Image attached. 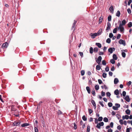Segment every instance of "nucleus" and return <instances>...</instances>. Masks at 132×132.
<instances>
[{
    "instance_id": "nucleus-45",
    "label": "nucleus",
    "mask_w": 132,
    "mask_h": 132,
    "mask_svg": "<svg viewBox=\"0 0 132 132\" xmlns=\"http://www.w3.org/2000/svg\"><path fill=\"white\" fill-rule=\"evenodd\" d=\"M103 102H99V104L101 105V106L103 107H104V106L103 104Z\"/></svg>"
},
{
    "instance_id": "nucleus-11",
    "label": "nucleus",
    "mask_w": 132,
    "mask_h": 132,
    "mask_svg": "<svg viewBox=\"0 0 132 132\" xmlns=\"http://www.w3.org/2000/svg\"><path fill=\"white\" fill-rule=\"evenodd\" d=\"M111 27V24L109 22H108L107 27L106 28V30H109Z\"/></svg>"
},
{
    "instance_id": "nucleus-39",
    "label": "nucleus",
    "mask_w": 132,
    "mask_h": 132,
    "mask_svg": "<svg viewBox=\"0 0 132 132\" xmlns=\"http://www.w3.org/2000/svg\"><path fill=\"white\" fill-rule=\"evenodd\" d=\"M107 74L105 73H103L102 74V76L103 78H105L106 77Z\"/></svg>"
},
{
    "instance_id": "nucleus-15",
    "label": "nucleus",
    "mask_w": 132,
    "mask_h": 132,
    "mask_svg": "<svg viewBox=\"0 0 132 132\" xmlns=\"http://www.w3.org/2000/svg\"><path fill=\"white\" fill-rule=\"evenodd\" d=\"M29 124L27 123H25L22 124L21 125V126L22 127H24L26 126H27L29 125Z\"/></svg>"
},
{
    "instance_id": "nucleus-22",
    "label": "nucleus",
    "mask_w": 132,
    "mask_h": 132,
    "mask_svg": "<svg viewBox=\"0 0 132 132\" xmlns=\"http://www.w3.org/2000/svg\"><path fill=\"white\" fill-rule=\"evenodd\" d=\"M16 109L14 108V105H12L11 106V111H14Z\"/></svg>"
},
{
    "instance_id": "nucleus-25",
    "label": "nucleus",
    "mask_w": 132,
    "mask_h": 132,
    "mask_svg": "<svg viewBox=\"0 0 132 132\" xmlns=\"http://www.w3.org/2000/svg\"><path fill=\"white\" fill-rule=\"evenodd\" d=\"M98 50V48L97 47H95L94 49V52L95 53L97 52Z\"/></svg>"
},
{
    "instance_id": "nucleus-30",
    "label": "nucleus",
    "mask_w": 132,
    "mask_h": 132,
    "mask_svg": "<svg viewBox=\"0 0 132 132\" xmlns=\"http://www.w3.org/2000/svg\"><path fill=\"white\" fill-rule=\"evenodd\" d=\"M95 87L96 90H98L99 89V86L98 85H96Z\"/></svg>"
},
{
    "instance_id": "nucleus-38",
    "label": "nucleus",
    "mask_w": 132,
    "mask_h": 132,
    "mask_svg": "<svg viewBox=\"0 0 132 132\" xmlns=\"http://www.w3.org/2000/svg\"><path fill=\"white\" fill-rule=\"evenodd\" d=\"M103 119V118L102 117H99L98 119V121H102Z\"/></svg>"
},
{
    "instance_id": "nucleus-35",
    "label": "nucleus",
    "mask_w": 132,
    "mask_h": 132,
    "mask_svg": "<svg viewBox=\"0 0 132 132\" xmlns=\"http://www.w3.org/2000/svg\"><path fill=\"white\" fill-rule=\"evenodd\" d=\"M82 119L84 121H86L87 120V118L85 115H84L82 117Z\"/></svg>"
},
{
    "instance_id": "nucleus-49",
    "label": "nucleus",
    "mask_w": 132,
    "mask_h": 132,
    "mask_svg": "<svg viewBox=\"0 0 132 132\" xmlns=\"http://www.w3.org/2000/svg\"><path fill=\"white\" fill-rule=\"evenodd\" d=\"M112 108L113 109L115 110H118V108L114 106H113L112 107Z\"/></svg>"
},
{
    "instance_id": "nucleus-27",
    "label": "nucleus",
    "mask_w": 132,
    "mask_h": 132,
    "mask_svg": "<svg viewBox=\"0 0 132 132\" xmlns=\"http://www.w3.org/2000/svg\"><path fill=\"white\" fill-rule=\"evenodd\" d=\"M128 27L129 28H130L132 26V23L131 22H129L128 24Z\"/></svg>"
},
{
    "instance_id": "nucleus-6",
    "label": "nucleus",
    "mask_w": 132,
    "mask_h": 132,
    "mask_svg": "<svg viewBox=\"0 0 132 132\" xmlns=\"http://www.w3.org/2000/svg\"><path fill=\"white\" fill-rule=\"evenodd\" d=\"M115 48H114L111 47L109 48L108 50V52L111 54L112 53L113 51H114Z\"/></svg>"
},
{
    "instance_id": "nucleus-24",
    "label": "nucleus",
    "mask_w": 132,
    "mask_h": 132,
    "mask_svg": "<svg viewBox=\"0 0 132 132\" xmlns=\"http://www.w3.org/2000/svg\"><path fill=\"white\" fill-rule=\"evenodd\" d=\"M113 59L115 60H117V56L115 54H113Z\"/></svg>"
},
{
    "instance_id": "nucleus-12",
    "label": "nucleus",
    "mask_w": 132,
    "mask_h": 132,
    "mask_svg": "<svg viewBox=\"0 0 132 132\" xmlns=\"http://www.w3.org/2000/svg\"><path fill=\"white\" fill-rule=\"evenodd\" d=\"M126 23V22L125 20H123L122 21L121 23H120V24H121V25L123 26H124Z\"/></svg>"
},
{
    "instance_id": "nucleus-17",
    "label": "nucleus",
    "mask_w": 132,
    "mask_h": 132,
    "mask_svg": "<svg viewBox=\"0 0 132 132\" xmlns=\"http://www.w3.org/2000/svg\"><path fill=\"white\" fill-rule=\"evenodd\" d=\"M86 90H87L88 93L89 94L90 93V89L89 87L88 86H87L86 87Z\"/></svg>"
},
{
    "instance_id": "nucleus-20",
    "label": "nucleus",
    "mask_w": 132,
    "mask_h": 132,
    "mask_svg": "<svg viewBox=\"0 0 132 132\" xmlns=\"http://www.w3.org/2000/svg\"><path fill=\"white\" fill-rule=\"evenodd\" d=\"M96 45L99 48H101V45L99 43H96Z\"/></svg>"
},
{
    "instance_id": "nucleus-10",
    "label": "nucleus",
    "mask_w": 132,
    "mask_h": 132,
    "mask_svg": "<svg viewBox=\"0 0 132 132\" xmlns=\"http://www.w3.org/2000/svg\"><path fill=\"white\" fill-rule=\"evenodd\" d=\"M109 10L111 11L112 13H113L114 12V9L113 6L112 5L111 6L109 9Z\"/></svg>"
},
{
    "instance_id": "nucleus-54",
    "label": "nucleus",
    "mask_w": 132,
    "mask_h": 132,
    "mask_svg": "<svg viewBox=\"0 0 132 132\" xmlns=\"http://www.w3.org/2000/svg\"><path fill=\"white\" fill-rule=\"evenodd\" d=\"M126 94V92L125 91H123L122 92V95L123 96H125Z\"/></svg>"
},
{
    "instance_id": "nucleus-21",
    "label": "nucleus",
    "mask_w": 132,
    "mask_h": 132,
    "mask_svg": "<svg viewBox=\"0 0 132 132\" xmlns=\"http://www.w3.org/2000/svg\"><path fill=\"white\" fill-rule=\"evenodd\" d=\"M93 48L92 47H91L89 48V52L90 54L93 53Z\"/></svg>"
},
{
    "instance_id": "nucleus-64",
    "label": "nucleus",
    "mask_w": 132,
    "mask_h": 132,
    "mask_svg": "<svg viewBox=\"0 0 132 132\" xmlns=\"http://www.w3.org/2000/svg\"><path fill=\"white\" fill-rule=\"evenodd\" d=\"M112 129H110L108 130L107 132H112Z\"/></svg>"
},
{
    "instance_id": "nucleus-33",
    "label": "nucleus",
    "mask_w": 132,
    "mask_h": 132,
    "mask_svg": "<svg viewBox=\"0 0 132 132\" xmlns=\"http://www.w3.org/2000/svg\"><path fill=\"white\" fill-rule=\"evenodd\" d=\"M102 20H103V18H102L101 17H100V19L99 20L98 23L99 24H100L102 22Z\"/></svg>"
},
{
    "instance_id": "nucleus-23",
    "label": "nucleus",
    "mask_w": 132,
    "mask_h": 132,
    "mask_svg": "<svg viewBox=\"0 0 132 132\" xmlns=\"http://www.w3.org/2000/svg\"><path fill=\"white\" fill-rule=\"evenodd\" d=\"M90 127L88 125L87 126V130L86 132H89L90 131Z\"/></svg>"
},
{
    "instance_id": "nucleus-62",
    "label": "nucleus",
    "mask_w": 132,
    "mask_h": 132,
    "mask_svg": "<svg viewBox=\"0 0 132 132\" xmlns=\"http://www.w3.org/2000/svg\"><path fill=\"white\" fill-rule=\"evenodd\" d=\"M79 54L80 56H81V57H83V53L82 52H80L79 53Z\"/></svg>"
},
{
    "instance_id": "nucleus-37",
    "label": "nucleus",
    "mask_w": 132,
    "mask_h": 132,
    "mask_svg": "<svg viewBox=\"0 0 132 132\" xmlns=\"http://www.w3.org/2000/svg\"><path fill=\"white\" fill-rule=\"evenodd\" d=\"M81 75L83 76L84 75L85 72L84 70H82L81 72Z\"/></svg>"
},
{
    "instance_id": "nucleus-14",
    "label": "nucleus",
    "mask_w": 132,
    "mask_h": 132,
    "mask_svg": "<svg viewBox=\"0 0 132 132\" xmlns=\"http://www.w3.org/2000/svg\"><path fill=\"white\" fill-rule=\"evenodd\" d=\"M119 82V80L118 78H116L114 80V84H117Z\"/></svg>"
},
{
    "instance_id": "nucleus-47",
    "label": "nucleus",
    "mask_w": 132,
    "mask_h": 132,
    "mask_svg": "<svg viewBox=\"0 0 132 132\" xmlns=\"http://www.w3.org/2000/svg\"><path fill=\"white\" fill-rule=\"evenodd\" d=\"M102 64L103 65H105L106 64L105 61L104 60H103L102 61Z\"/></svg>"
},
{
    "instance_id": "nucleus-59",
    "label": "nucleus",
    "mask_w": 132,
    "mask_h": 132,
    "mask_svg": "<svg viewBox=\"0 0 132 132\" xmlns=\"http://www.w3.org/2000/svg\"><path fill=\"white\" fill-rule=\"evenodd\" d=\"M132 2V0H129L128 2V5H130V4Z\"/></svg>"
},
{
    "instance_id": "nucleus-36",
    "label": "nucleus",
    "mask_w": 132,
    "mask_h": 132,
    "mask_svg": "<svg viewBox=\"0 0 132 132\" xmlns=\"http://www.w3.org/2000/svg\"><path fill=\"white\" fill-rule=\"evenodd\" d=\"M111 15H109L108 17V20L109 21H110L111 20Z\"/></svg>"
},
{
    "instance_id": "nucleus-43",
    "label": "nucleus",
    "mask_w": 132,
    "mask_h": 132,
    "mask_svg": "<svg viewBox=\"0 0 132 132\" xmlns=\"http://www.w3.org/2000/svg\"><path fill=\"white\" fill-rule=\"evenodd\" d=\"M127 12L129 14H130L131 13V11L130 8H128L127 10Z\"/></svg>"
},
{
    "instance_id": "nucleus-16",
    "label": "nucleus",
    "mask_w": 132,
    "mask_h": 132,
    "mask_svg": "<svg viewBox=\"0 0 132 132\" xmlns=\"http://www.w3.org/2000/svg\"><path fill=\"white\" fill-rule=\"evenodd\" d=\"M114 94L116 95H118L119 94V90L118 89H117L114 92Z\"/></svg>"
},
{
    "instance_id": "nucleus-28",
    "label": "nucleus",
    "mask_w": 132,
    "mask_h": 132,
    "mask_svg": "<svg viewBox=\"0 0 132 132\" xmlns=\"http://www.w3.org/2000/svg\"><path fill=\"white\" fill-rule=\"evenodd\" d=\"M122 57L124 58H125L126 57V53L124 52H123L122 51Z\"/></svg>"
},
{
    "instance_id": "nucleus-13",
    "label": "nucleus",
    "mask_w": 132,
    "mask_h": 132,
    "mask_svg": "<svg viewBox=\"0 0 132 132\" xmlns=\"http://www.w3.org/2000/svg\"><path fill=\"white\" fill-rule=\"evenodd\" d=\"M91 103L95 108V109L96 108V105L95 101L94 100H92L91 101Z\"/></svg>"
},
{
    "instance_id": "nucleus-51",
    "label": "nucleus",
    "mask_w": 132,
    "mask_h": 132,
    "mask_svg": "<svg viewBox=\"0 0 132 132\" xmlns=\"http://www.w3.org/2000/svg\"><path fill=\"white\" fill-rule=\"evenodd\" d=\"M105 70L106 72H108L109 70V68L108 67H106L105 68Z\"/></svg>"
},
{
    "instance_id": "nucleus-5",
    "label": "nucleus",
    "mask_w": 132,
    "mask_h": 132,
    "mask_svg": "<svg viewBox=\"0 0 132 132\" xmlns=\"http://www.w3.org/2000/svg\"><path fill=\"white\" fill-rule=\"evenodd\" d=\"M119 43L120 44H122L123 46H125L126 45L125 41L122 39H120L119 41Z\"/></svg>"
},
{
    "instance_id": "nucleus-34",
    "label": "nucleus",
    "mask_w": 132,
    "mask_h": 132,
    "mask_svg": "<svg viewBox=\"0 0 132 132\" xmlns=\"http://www.w3.org/2000/svg\"><path fill=\"white\" fill-rule=\"evenodd\" d=\"M102 29H100L97 33V35H100L102 32Z\"/></svg>"
},
{
    "instance_id": "nucleus-61",
    "label": "nucleus",
    "mask_w": 132,
    "mask_h": 132,
    "mask_svg": "<svg viewBox=\"0 0 132 132\" xmlns=\"http://www.w3.org/2000/svg\"><path fill=\"white\" fill-rule=\"evenodd\" d=\"M110 127H111V128H113V123L112 122H111L110 124Z\"/></svg>"
},
{
    "instance_id": "nucleus-41",
    "label": "nucleus",
    "mask_w": 132,
    "mask_h": 132,
    "mask_svg": "<svg viewBox=\"0 0 132 132\" xmlns=\"http://www.w3.org/2000/svg\"><path fill=\"white\" fill-rule=\"evenodd\" d=\"M117 32V28H115L113 30V32L114 33H116Z\"/></svg>"
},
{
    "instance_id": "nucleus-63",
    "label": "nucleus",
    "mask_w": 132,
    "mask_h": 132,
    "mask_svg": "<svg viewBox=\"0 0 132 132\" xmlns=\"http://www.w3.org/2000/svg\"><path fill=\"white\" fill-rule=\"evenodd\" d=\"M34 129L35 132H38V129L36 127H35Z\"/></svg>"
},
{
    "instance_id": "nucleus-7",
    "label": "nucleus",
    "mask_w": 132,
    "mask_h": 132,
    "mask_svg": "<svg viewBox=\"0 0 132 132\" xmlns=\"http://www.w3.org/2000/svg\"><path fill=\"white\" fill-rule=\"evenodd\" d=\"M8 45V44L7 42H5L3 43L2 46V47H3L7 48Z\"/></svg>"
},
{
    "instance_id": "nucleus-55",
    "label": "nucleus",
    "mask_w": 132,
    "mask_h": 132,
    "mask_svg": "<svg viewBox=\"0 0 132 132\" xmlns=\"http://www.w3.org/2000/svg\"><path fill=\"white\" fill-rule=\"evenodd\" d=\"M115 105L116 106H117V107L118 108H120V104H119L116 103L115 104Z\"/></svg>"
},
{
    "instance_id": "nucleus-53",
    "label": "nucleus",
    "mask_w": 132,
    "mask_h": 132,
    "mask_svg": "<svg viewBox=\"0 0 132 132\" xmlns=\"http://www.w3.org/2000/svg\"><path fill=\"white\" fill-rule=\"evenodd\" d=\"M113 36V35L112 33H110L109 35V37L110 38H112Z\"/></svg>"
},
{
    "instance_id": "nucleus-18",
    "label": "nucleus",
    "mask_w": 132,
    "mask_h": 132,
    "mask_svg": "<svg viewBox=\"0 0 132 132\" xmlns=\"http://www.w3.org/2000/svg\"><path fill=\"white\" fill-rule=\"evenodd\" d=\"M126 113L128 115L130 114V111L129 109H127L125 111Z\"/></svg>"
},
{
    "instance_id": "nucleus-58",
    "label": "nucleus",
    "mask_w": 132,
    "mask_h": 132,
    "mask_svg": "<svg viewBox=\"0 0 132 132\" xmlns=\"http://www.w3.org/2000/svg\"><path fill=\"white\" fill-rule=\"evenodd\" d=\"M98 81L100 84H101L103 82L102 80L100 79L98 80Z\"/></svg>"
},
{
    "instance_id": "nucleus-9",
    "label": "nucleus",
    "mask_w": 132,
    "mask_h": 132,
    "mask_svg": "<svg viewBox=\"0 0 132 132\" xmlns=\"http://www.w3.org/2000/svg\"><path fill=\"white\" fill-rule=\"evenodd\" d=\"M125 99L126 101L128 102H129L130 101V99L129 96L127 95L125 97Z\"/></svg>"
},
{
    "instance_id": "nucleus-4",
    "label": "nucleus",
    "mask_w": 132,
    "mask_h": 132,
    "mask_svg": "<svg viewBox=\"0 0 132 132\" xmlns=\"http://www.w3.org/2000/svg\"><path fill=\"white\" fill-rule=\"evenodd\" d=\"M20 123V121H15L13 123V125L14 126H17L19 125Z\"/></svg>"
},
{
    "instance_id": "nucleus-2",
    "label": "nucleus",
    "mask_w": 132,
    "mask_h": 132,
    "mask_svg": "<svg viewBox=\"0 0 132 132\" xmlns=\"http://www.w3.org/2000/svg\"><path fill=\"white\" fill-rule=\"evenodd\" d=\"M102 57L101 56H98V59H96V62L99 65L101 61Z\"/></svg>"
},
{
    "instance_id": "nucleus-46",
    "label": "nucleus",
    "mask_w": 132,
    "mask_h": 132,
    "mask_svg": "<svg viewBox=\"0 0 132 132\" xmlns=\"http://www.w3.org/2000/svg\"><path fill=\"white\" fill-rule=\"evenodd\" d=\"M57 113L58 115H60L62 114V112L60 110H58L57 112Z\"/></svg>"
},
{
    "instance_id": "nucleus-40",
    "label": "nucleus",
    "mask_w": 132,
    "mask_h": 132,
    "mask_svg": "<svg viewBox=\"0 0 132 132\" xmlns=\"http://www.w3.org/2000/svg\"><path fill=\"white\" fill-rule=\"evenodd\" d=\"M108 105L110 107H112V104L111 102H109L108 103Z\"/></svg>"
},
{
    "instance_id": "nucleus-8",
    "label": "nucleus",
    "mask_w": 132,
    "mask_h": 132,
    "mask_svg": "<svg viewBox=\"0 0 132 132\" xmlns=\"http://www.w3.org/2000/svg\"><path fill=\"white\" fill-rule=\"evenodd\" d=\"M97 34L96 33H91L90 35L93 38H94L95 37L97 36Z\"/></svg>"
},
{
    "instance_id": "nucleus-32",
    "label": "nucleus",
    "mask_w": 132,
    "mask_h": 132,
    "mask_svg": "<svg viewBox=\"0 0 132 132\" xmlns=\"http://www.w3.org/2000/svg\"><path fill=\"white\" fill-rule=\"evenodd\" d=\"M106 42L107 43H110L111 42L110 39L109 38H108L106 40Z\"/></svg>"
},
{
    "instance_id": "nucleus-26",
    "label": "nucleus",
    "mask_w": 132,
    "mask_h": 132,
    "mask_svg": "<svg viewBox=\"0 0 132 132\" xmlns=\"http://www.w3.org/2000/svg\"><path fill=\"white\" fill-rule=\"evenodd\" d=\"M101 69V68L99 65H97L96 67V69L97 70H99Z\"/></svg>"
},
{
    "instance_id": "nucleus-60",
    "label": "nucleus",
    "mask_w": 132,
    "mask_h": 132,
    "mask_svg": "<svg viewBox=\"0 0 132 132\" xmlns=\"http://www.w3.org/2000/svg\"><path fill=\"white\" fill-rule=\"evenodd\" d=\"M125 116V119L127 120L129 119V116H128L127 115H126Z\"/></svg>"
},
{
    "instance_id": "nucleus-3",
    "label": "nucleus",
    "mask_w": 132,
    "mask_h": 132,
    "mask_svg": "<svg viewBox=\"0 0 132 132\" xmlns=\"http://www.w3.org/2000/svg\"><path fill=\"white\" fill-rule=\"evenodd\" d=\"M104 123L103 122H100L99 123L97 124L96 127L98 129H100L101 128V126H103Z\"/></svg>"
},
{
    "instance_id": "nucleus-56",
    "label": "nucleus",
    "mask_w": 132,
    "mask_h": 132,
    "mask_svg": "<svg viewBox=\"0 0 132 132\" xmlns=\"http://www.w3.org/2000/svg\"><path fill=\"white\" fill-rule=\"evenodd\" d=\"M106 95L107 96L109 97L111 94L110 93L108 92L106 93Z\"/></svg>"
},
{
    "instance_id": "nucleus-48",
    "label": "nucleus",
    "mask_w": 132,
    "mask_h": 132,
    "mask_svg": "<svg viewBox=\"0 0 132 132\" xmlns=\"http://www.w3.org/2000/svg\"><path fill=\"white\" fill-rule=\"evenodd\" d=\"M116 117L118 119H119L121 118V116L120 115L117 114H116Z\"/></svg>"
},
{
    "instance_id": "nucleus-42",
    "label": "nucleus",
    "mask_w": 132,
    "mask_h": 132,
    "mask_svg": "<svg viewBox=\"0 0 132 132\" xmlns=\"http://www.w3.org/2000/svg\"><path fill=\"white\" fill-rule=\"evenodd\" d=\"M110 62L112 64H114L115 63V61L113 59H112L110 60Z\"/></svg>"
},
{
    "instance_id": "nucleus-19",
    "label": "nucleus",
    "mask_w": 132,
    "mask_h": 132,
    "mask_svg": "<svg viewBox=\"0 0 132 132\" xmlns=\"http://www.w3.org/2000/svg\"><path fill=\"white\" fill-rule=\"evenodd\" d=\"M120 12L118 10L117 11V12L116 14V15L118 16V17H119L120 16Z\"/></svg>"
},
{
    "instance_id": "nucleus-52",
    "label": "nucleus",
    "mask_w": 132,
    "mask_h": 132,
    "mask_svg": "<svg viewBox=\"0 0 132 132\" xmlns=\"http://www.w3.org/2000/svg\"><path fill=\"white\" fill-rule=\"evenodd\" d=\"M88 112H89V114H91L92 113V112H93V111L91 109H88Z\"/></svg>"
},
{
    "instance_id": "nucleus-29",
    "label": "nucleus",
    "mask_w": 132,
    "mask_h": 132,
    "mask_svg": "<svg viewBox=\"0 0 132 132\" xmlns=\"http://www.w3.org/2000/svg\"><path fill=\"white\" fill-rule=\"evenodd\" d=\"M103 121L105 122H107L108 121V119L106 117H105L103 119Z\"/></svg>"
},
{
    "instance_id": "nucleus-57",
    "label": "nucleus",
    "mask_w": 132,
    "mask_h": 132,
    "mask_svg": "<svg viewBox=\"0 0 132 132\" xmlns=\"http://www.w3.org/2000/svg\"><path fill=\"white\" fill-rule=\"evenodd\" d=\"M119 122L120 124L122 125L123 124V120L122 119H120L119 121Z\"/></svg>"
},
{
    "instance_id": "nucleus-31",
    "label": "nucleus",
    "mask_w": 132,
    "mask_h": 132,
    "mask_svg": "<svg viewBox=\"0 0 132 132\" xmlns=\"http://www.w3.org/2000/svg\"><path fill=\"white\" fill-rule=\"evenodd\" d=\"M101 88L102 89H103L105 88V89H107L108 88L107 86L105 85H104L102 86H101Z\"/></svg>"
},
{
    "instance_id": "nucleus-1",
    "label": "nucleus",
    "mask_w": 132,
    "mask_h": 132,
    "mask_svg": "<svg viewBox=\"0 0 132 132\" xmlns=\"http://www.w3.org/2000/svg\"><path fill=\"white\" fill-rule=\"evenodd\" d=\"M118 29H119L120 31L122 32H123L124 30V27L123 26L121 25V24H120L119 27L118 28Z\"/></svg>"
},
{
    "instance_id": "nucleus-50",
    "label": "nucleus",
    "mask_w": 132,
    "mask_h": 132,
    "mask_svg": "<svg viewBox=\"0 0 132 132\" xmlns=\"http://www.w3.org/2000/svg\"><path fill=\"white\" fill-rule=\"evenodd\" d=\"M121 37V35L119 34H118L117 35V38L118 39H119Z\"/></svg>"
},
{
    "instance_id": "nucleus-44",
    "label": "nucleus",
    "mask_w": 132,
    "mask_h": 132,
    "mask_svg": "<svg viewBox=\"0 0 132 132\" xmlns=\"http://www.w3.org/2000/svg\"><path fill=\"white\" fill-rule=\"evenodd\" d=\"M121 127L120 125L118 126L117 127V128L120 131L121 130Z\"/></svg>"
}]
</instances>
